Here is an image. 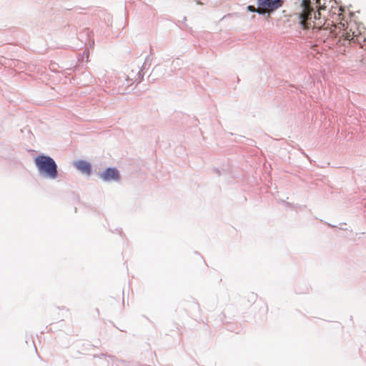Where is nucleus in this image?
<instances>
[{
  "label": "nucleus",
  "mask_w": 366,
  "mask_h": 366,
  "mask_svg": "<svg viewBox=\"0 0 366 366\" xmlns=\"http://www.w3.org/2000/svg\"><path fill=\"white\" fill-rule=\"evenodd\" d=\"M320 0H301L299 16L303 29L315 26L314 20L320 17V13L316 9Z\"/></svg>",
  "instance_id": "nucleus-1"
},
{
  "label": "nucleus",
  "mask_w": 366,
  "mask_h": 366,
  "mask_svg": "<svg viewBox=\"0 0 366 366\" xmlns=\"http://www.w3.org/2000/svg\"><path fill=\"white\" fill-rule=\"evenodd\" d=\"M39 174L46 179H55L58 177L57 165L49 156L39 155L34 159Z\"/></svg>",
  "instance_id": "nucleus-2"
},
{
  "label": "nucleus",
  "mask_w": 366,
  "mask_h": 366,
  "mask_svg": "<svg viewBox=\"0 0 366 366\" xmlns=\"http://www.w3.org/2000/svg\"><path fill=\"white\" fill-rule=\"evenodd\" d=\"M282 4V0H257V5L263 9L267 16L281 8Z\"/></svg>",
  "instance_id": "nucleus-3"
},
{
  "label": "nucleus",
  "mask_w": 366,
  "mask_h": 366,
  "mask_svg": "<svg viewBox=\"0 0 366 366\" xmlns=\"http://www.w3.org/2000/svg\"><path fill=\"white\" fill-rule=\"evenodd\" d=\"M100 179H102L104 182H111V181H119V173L117 169L114 167L107 168L104 172L100 173L99 174Z\"/></svg>",
  "instance_id": "nucleus-4"
},
{
  "label": "nucleus",
  "mask_w": 366,
  "mask_h": 366,
  "mask_svg": "<svg viewBox=\"0 0 366 366\" xmlns=\"http://www.w3.org/2000/svg\"><path fill=\"white\" fill-rule=\"evenodd\" d=\"M74 167L81 174L89 176L92 173V166L85 160H77L73 162Z\"/></svg>",
  "instance_id": "nucleus-5"
},
{
  "label": "nucleus",
  "mask_w": 366,
  "mask_h": 366,
  "mask_svg": "<svg viewBox=\"0 0 366 366\" xmlns=\"http://www.w3.org/2000/svg\"><path fill=\"white\" fill-rule=\"evenodd\" d=\"M355 26V25L354 24H350V31H347L345 33L347 39H348V40L352 39L353 37L358 36L359 35H360L362 34V29H363L364 28L362 27L361 29H354L353 27Z\"/></svg>",
  "instance_id": "nucleus-6"
},
{
  "label": "nucleus",
  "mask_w": 366,
  "mask_h": 366,
  "mask_svg": "<svg viewBox=\"0 0 366 366\" xmlns=\"http://www.w3.org/2000/svg\"><path fill=\"white\" fill-rule=\"evenodd\" d=\"M257 6V7H254V6H247V10L250 12H256L260 15H265L263 9H260L259 5Z\"/></svg>",
  "instance_id": "nucleus-7"
},
{
  "label": "nucleus",
  "mask_w": 366,
  "mask_h": 366,
  "mask_svg": "<svg viewBox=\"0 0 366 366\" xmlns=\"http://www.w3.org/2000/svg\"><path fill=\"white\" fill-rule=\"evenodd\" d=\"M128 83H129L130 84H132L134 83L133 79L132 78L129 80H128Z\"/></svg>",
  "instance_id": "nucleus-8"
}]
</instances>
